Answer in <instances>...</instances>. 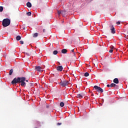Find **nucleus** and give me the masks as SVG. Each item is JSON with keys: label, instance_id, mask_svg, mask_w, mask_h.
Wrapping results in <instances>:
<instances>
[{"label": "nucleus", "instance_id": "f257e3e1", "mask_svg": "<svg viewBox=\"0 0 128 128\" xmlns=\"http://www.w3.org/2000/svg\"><path fill=\"white\" fill-rule=\"evenodd\" d=\"M26 78L24 77H18L17 78H14L11 82L12 84H20L22 86H26Z\"/></svg>", "mask_w": 128, "mask_h": 128}, {"label": "nucleus", "instance_id": "f03ea898", "mask_svg": "<svg viewBox=\"0 0 128 128\" xmlns=\"http://www.w3.org/2000/svg\"><path fill=\"white\" fill-rule=\"evenodd\" d=\"M2 24L3 26H8L10 24V20L9 18H5L3 20Z\"/></svg>", "mask_w": 128, "mask_h": 128}, {"label": "nucleus", "instance_id": "7ed1b4c3", "mask_svg": "<svg viewBox=\"0 0 128 128\" xmlns=\"http://www.w3.org/2000/svg\"><path fill=\"white\" fill-rule=\"evenodd\" d=\"M60 84L62 86H63V88H64L68 86V84H70V82H68V81L66 80H65L61 81L60 82Z\"/></svg>", "mask_w": 128, "mask_h": 128}, {"label": "nucleus", "instance_id": "20e7f679", "mask_svg": "<svg viewBox=\"0 0 128 128\" xmlns=\"http://www.w3.org/2000/svg\"><path fill=\"white\" fill-rule=\"evenodd\" d=\"M94 88H95L96 90L98 92H104V90L100 86H94Z\"/></svg>", "mask_w": 128, "mask_h": 128}, {"label": "nucleus", "instance_id": "39448f33", "mask_svg": "<svg viewBox=\"0 0 128 128\" xmlns=\"http://www.w3.org/2000/svg\"><path fill=\"white\" fill-rule=\"evenodd\" d=\"M109 28H110V30H111L112 34H116V30L113 25L110 26Z\"/></svg>", "mask_w": 128, "mask_h": 128}, {"label": "nucleus", "instance_id": "423d86ee", "mask_svg": "<svg viewBox=\"0 0 128 128\" xmlns=\"http://www.w3.org/2000/svg\"><path fill=\"white\" fill-rule=\"evenodd\" d=\"M35 70L37 71V72H42V67L40 66H35Z\"/></svg>", "mask_w": 128, "mask_h": 128}, {"label": "nucleus", "instance_id": "0eeeda50", "mask_svg": "<svg viewBox=\"0 0 128 128\" xmlns=\"http://www.w3.org/2000/svg\"><path fill=\"white\" fill-rule=\"evenodd\" d=\"M64 70V67L62 66H58L56 67V70L58 72H62Z\"/></svg>", "mask_w": 128, "mask_h": 128}, {"label": "nucleus", "instance_id": "6e6552de", "mask_svg": "<svg viewBox=\"0 0 128 128\" xmlns=\"http://www.w3.org/2000/svg\"><path fill=\"white\" fill-rule=\"evenodd\" d=\"M82 96H84V93H80L77 94V98H82Z\"/></svg>", "mask_w": 128, "mask_h": 128}, {"label": "nucleus", "instance_id": "1a4fd4ad", "mask_svg": "<svg viewBox=\"0 0 128 128\" xmlns=\"http://www.w3.org/2000/svg\"><path fill=\"white\" fill-rule=\"evenodd\" d=\"M33 38H38V33L36 32L32 34Z\"/></svg>", "mask_w": 128, "mask_h": 128}, {"label": "nucleus", "instance_id": "9d476101", "mask_svg": "<svg viewBox=\"0 0 128 128\" xmlns=\"http://www.w3.org/2000/svg\"><path fill=\"white\" fill-rule=\"evenodd\" d=\"M66 14V10H62V14L63 16H64Z\"/></svg>", "mask_w": 128, "mask_h": 128}, {"label": "nucleus", "instance_id": "9b49d317", "mask_svg": "<svg viewBox=\"0 0 128 128\" xmlns=\"http://www.w3.org/2000/svg\"><path fill=\"white\" fill-rule=\"evenodd\" d=\"M114 84H118V78H116L114 80Z\"/></svg>", "mask_w": 128, "mask_h": 128}, {"label": "nucleus", "instance_id": "f8f14e48", "mask_svg": "<svg viewBox=\"0 0 128 128\" xmlns=\"http://www.w3.org/2000/svg\"><path fill=\"white\" fill-rule=\"evenodd\" d=\"M26 6H27L28 8H32V3L28 2L26 3Z\"/></svg>", "mask_w": 128, "mask_h": 128}, {"label": "nucleus", "instance_id": "ddd939ff", "mask_svg": "<svg viewBox=\"0 0 128 128\" xmlns=\"http://www.w3.org/2000/svg\"><path fill=\"white\" fill-rule=\"evenodd\" d=\"M62 54H66L68 52V50L66 49H63L62 50Z\"/></svg>", "mask_w": 128, "mask_h": 128}, {"label": "nucleus", "instance_id": "4468645a", "mask_svg": "<svg viewBox=\"0 0 128 128\" xmlns=\"http://www.w3.org/2000/svg\"><path fill=\"white\" fill-rule=\"evenodd\" d=\"M116 86V84H114V83L111 84H110V88H114V87Z\"/></svg>", "mask_w": 128, "mask_h": 128}, {"label": "nucleus", "instance_id": "2eb2a0df", "mask_svg": "<svg viewBox=\"0 0 128 128\" xmlns=\"http://www.w3.org/2000/svg\"><path fill=\"white\" fill-rule=\"evenodd\" d=\"M21 39H22V37H20V36H16V40H20Z\"/></svg>", "mask_w": 128, "mask_h": 128}, {"label": "nucleus", "instance_id": "dca6fc26", "mask_svg": "<svg viewBox=\"0 0 128 128\" xmlns=\"http://www.w3.org/2000/svg\"><path fill=\"white\" fill-rule=\"evenodd\" d=\"M12 72H14V70L11 69L9 72L10 76H12Z\"/></svg>", "mask_w": 128, "mask_h": 128}, {"label": "nucleus", "instance_id": "f3484780", "mask_svg": "<svg viewBox=\"0 0 128 128\" xmlns=\"http://www.w3.org/2000/svg\"><path fill=\"white\" fill-rule=\"evenodd\" d=\"M64 103L63 102H61L60 103V106H61L62 108L64 107Z\"/></svg>", "mask_w": 128, "mask_h": 128}, {"label": "nucleus", "instance_id": "a211bd4d", "mask_svg": "<svg viewBox=\"0 0 128 128\" xmlns=\"http://www.w3.org/2000/svg\"><path fill=\"white\" fill-rule=\"evenodd\" d=\"M84 76H90V74H88V72H86L84 73Z\"/></svg>", "mask_w": 128, "mask_h": 128}, {"label": "nucleus", "instance_id": "6ab92c4d", "mask_svg": "<svg viewBox=\"0 0 128 128\" xmlns=\"http://www.w3.org/2000/svg\"><path fill=\"white\" fill-rule=\"evenodd\" d=\"M26 14H27V16H30L32 15V12H28L26 13Z\"/></svg>", "mask_w": 128, "mask_h": 128}, {"label": "nucleus", "instance_id": "aec40b11", "mask_svg": "<svg viewBox=\"0 0 128 128\" xmlns=\"http://www.w3.org/2000/svg\"><path fill=\"white\" fill-rule=\"evenodd\" d=\"M58 50H54L53 52V54H58Z\"/></svg>", "mask_w": 128, "mask_h": 128}, {"label": "nucleus", "instance_id": "412c9836", "mask_svg": "<svg viewBox=\"0 0 128 128\" xmlns=\"http://www.w3.org/2000/svg\"><path fill=\"white\" fill-rule=\"evenodd\" d=\"M71 52H73L74 56H76V53H74V49L72 50Z\"/></svg>", "mask_w": 128, "mask_h": 128}, {"label": "nucleus", "instance_id": "4be33fe9", "mask_svg": "<svg viewBox=\"0 0 128 128\" xmlns=\"http://www.w3.org/2000/svg\"><path fill=\"white\" fill-rule=\"evenodd\" d=\"M4 10V8L2 6H0V12H2Z\"/></svg>", "mask_w": 128, "mask_h": 128}, {"label": "nucleus", "instance_id": "5701e85b", "mask_svg": "<svg viewBox=\"0 0 128 128\" xmlns=\"http://www.w3.org/2000/svg\"><path fill=\"white\" fill-rule=\"evenodd\" d=\"M30 86H34V84H32V83H30Z\"/></svg>", "mask_w": 128, "mask_h": 128}, {"label": "nucleus", "instance_id": "b1692460", "mask_svg": "<svg viewBox=\"0 0 128 128\" xmlns=\"http://www.w3.org/2000/svg\"><path fill=\"white\" fill-rule=\"evenodd\" d=\"M58 14L60 16V14H62V11H58Z\"/></svg>", "mask_w": 128, "mask_h": 128}, {"label": "nucleus", "instance_id": "393cba45", "mask_svg": "<svg viewBox=\"0 0 128 128\" xmlns=\"http://www.w3.org/2000/svg\"><path fill=\"white\" fill-rule=\"evenodd\" d=\"M20 44H24V41L20 40Z\"/></svg>", "mask_w": 128, "mask_h": 128}, {"label": "nucleus", "instance_id": "a878e982", "mask_svg": "<svg viewBox=\"0 0 128 128\" xmlns=\"http://www.w3.org/2000/svg\"><path fill=\"white\" fill-rule=\"evenodd\" d=\"M114 52V50H112V49H110V50H109V52Z\"/></svg>", "mask_w": 128, "mask_h": 128}, {"label": "nucleus", "instance_id": "bb28decb", "mask_svg": "<svg viewBox=\"0 0 128 128\" xmlns=\"http://www.w3.org/2000/svg\"><path fill=\"white\" fill-rule=\"evenodd\" d=\"M120 24V21H118L116 22V24Z\"/></svg>", "mask_w": 128, "mask_h": 128}, {"label": "nucleus", "instance_id": "cd10ccee", "mask_svg": "<svg viewBox=\"0 0 128 128\" xmlns=\"http://www.w3.org/2000/svg\"><path fill=\"white\" fill-rule=\"evenodd\" d=\"M114 48V46H110V48H111V50H112V48Z\"/></svg>", "mask_w": 128, "mask_h": 128}, {"label": "nucleus", "instance_id": "c85d7f7f", "mask_svg": "<svg viewBox=\"0 0 128 128\" xmlns=\"http://www.w3.org/2000/svg\"><path fill=\"white\" fill-rule=\"evenodd\" d=\"M61 124H62V123L58 122L57 124V126H60Z\"/></svg>", "mask_w": 128, "mask_h": 128}, {"label": "nucleus", "instance_id": "c756f323", "mask_svg": "<svg viewBox=\"0 0 128 128\" xmlns=\"http://www.w3.org/2000/svg\"><path fill=\"white\" fill-rule=\"evenodd\" d=\"M106 86H108V88H110V84H107Z\"/></svg>", "mask_w": 128, "mask_h": 128}, {"label": "nucleus", "instance_id": "7c9ffc66", "mask_svg": "<svg viewBox=\"0 0 128 128\" xmlns=\"http://www.w3.org/2000/svg\"><path fill=\"white\" fill-rule=\"evenodd\" d=\"M23 29L24 30H26V27H24V28H23Z\"/></svg>", "mask_w": 128, "mask_h": 128}, {"label": "nucleus", "instance_id": "2f4dec72", "mask_svg": "<svg viewBox=\"0 0 128 128\" xmlns=\"http://www.w3.org/2000/svg\"><path fill=\"white\" fill-rule=\"evenodd\" d=\"M43 32H46V29L43 30Z\"/></svg>", "mask_w": 128, "mask_h": 128}, {"label": "nucleus", "instance_id": "473e14b6", "mask_svg": "<svg viewBox=\"0 0 128 128\" xmlns=\"http://www.w3.org/2000/svg\"><path fill=\"white\" fill-rule=\"evenodd\" d=\"M94 94H92L91 96H94Z\"/></svg>", "mask_w": 128, "mask_h": 128}, {"label": "nucleus", "instance_id": "72a5a7b5", "mask_svg": "<svg viewBox=\"0 0 128 128\" xmlns=\"http://www.w3.org/2000/svg\"><path fill=\"white\" fill-rule=\"evenodd\" d=\"M124 38H127V36H125Z\"/></svg>", "mask_w": 128, "mask_h": 128}, {"label": "nucleus", "instance_id": "f704fd0d", "mask_svg": "<svg viewBox=\"0 0 128 128\" xmlns=\"http://www.w3.org/2000/svg\"><path fill=\"white\" fill-rule=\"evenodd\" d=\"M26 81L27 82H28V80H26Z\"/></svg>", "mask_w": 128, "mask_h": 128}, {"label": "nucleus", "instance_id": "c9c22d12", "mask_svg": "<svg viewBox=\"0 0 128 128\" xmlns=\"http://www.w3.org/2000/svg\"><path fill=\"white\" fill-rule=\"evenodd\" d=\"M26 54H28V53H26Z\"/></svg>", "mask_w": 128, "mask_h": 128}]
</instances>
